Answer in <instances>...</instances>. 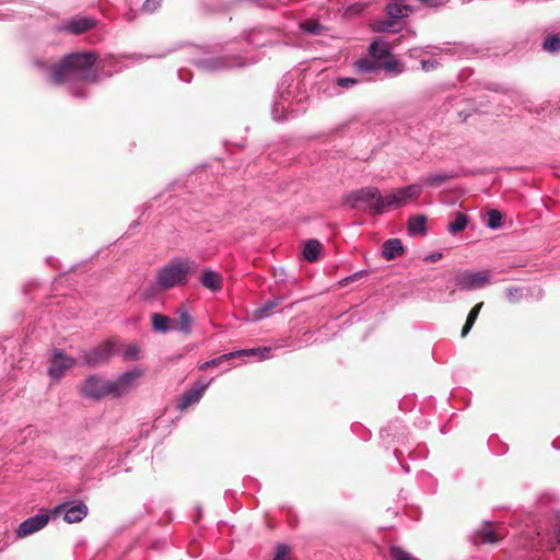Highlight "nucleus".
<instances>
[{"instance_id": "f257e3e1", "label": "nucleus", "mask_w": 560, "mask_h": 560, "mask_svg": "<svg viewBox=\"0 0 560 560\" xmlns=\"http://www.w3.org/2000/svg\"><path fill=\"white\" fill-rule=\"evenodd\" d=\"M96 59L97 56L94 52H73L67 55L59 63L51 68V82L55 84L95 82L97 74L93 67ZM69 90L75 97L85 96L81 89H75L73 85H70Z\"/></svg>"}, {"instance_id": "f03ea898", "label": "nucleus", "mask_w": 560, "mask_h": 560, "mask_svg": "<svg viewBox=\"0 0 560 560\" xmlns=\"http://www.w3.org/2000/svg\"><path fill=\"white\" fill-rule=\"evenodd\" d=\"M198 264L190 258H174L160 267L154 285L160 291L171 290L187 284L189 276L197 271Z\"/></svg>"}, {"instance_id": "7ed1b4c3", "label": "nucleus", "mask_w": 560, "mask_h": 560, "mask_svg": "<svg viewBox=\"0 0 560 560\" xmlns=\"http://www.w3.org/2000/svg\"><path fill=\"white\" fill-rule=\"evenodd\" d=\"M345 205L352 209H360L371 213L380 214L386 210L385 197L376 187H363L353 190L343 198Z\"/></svg>"}, {"instance_id": "20e7f679", "label": "nucleus", "mask_w": 560, "mask_h": 560, "mask_svg": "<svg viewBox=\"0 0 560 560\" xmlns=\"http://www.w3.org/2000/svg\"><path fill=\"white\" fill-rule=\"evenodd\" d=\"M256 59L248 60L240 55L224 54L223 56H207L198 59L195 65L201 72H218L222 70L242 68L249 63H255Z\"/></svg>"}, {"instance_id": "39448f33", "label": "nucleus", "mask_w": 560, "mask_h": 560, "mask_svg": "<svg viewBox=\"0 0 560 560\" xmlns=\"http://www.w3.org/2000/svg\"><path fill=\"white\" fill-rule=\"evenodd\" d=\"M490 280V272L488 270L470 271L464 270L456 273L450 279L446 289L450 290V295L455 294L458 288L463 291H474L483 288Z\"/></svg>"}, {"instance_id": "423d86ee", "label": "nucleus", "mask_w": 560, "mask_h": 560, "mask_svg": "<svg viewBox=\"0 0 560 560\" xmlns=\"http://www.w3.org/2000/svg\"><path fill=\"white\" fill-rule=\"evenodd\" d=\"M293 97L294 90H292V84L283 80L279 88V94L271 108L273 120L282 121L287 119L289 115L298 113L301 109L299 103L293 102Z\"/></svg>"}, {"instance_id": "0eeeda50", "label": "nucleus", "mask_w": 560, "mask_h": 560, "mask_svg": "<svg viewBox=\"0 0 560 560\" xmlns=\"http://www.w3.org/2000/svg\"><path fill=\"white\" fill-rule=\"evenodd\" d=\"M536 529H527L520 537L518 545L524 549L546 548L555 549L560 544V516L557 517L552 534L542 535Z\"/></svg>"}, {"instance_id": "6e6552de", "label": "nucleus", "mask_w": 560, "mask_h": 560, "mask_svg": "<svg viewBox=\"0 0 560 560\" xmlns=\"http://www.w3.org/2000/svg\"><path fill=\"white\" fill-rule=\"evenodd\" d=\"M412 8L406 3L389 2L385 8L386 18L377 23V31L393 32L399 31L397 24L404 18L412 13Z\"/></svg>"}, {"instance_id": "1a4fd4ad", "label": "nucleus", "mask_w": 560, "mask_h": 560, "mask_svg": "<svg viewBox=\"0 0 560 560\" xmlns=\"http://www.w3.org/2000/svg\"><path fill=\"white\" fill-rule=\"evenodd\" d=\"M505 535L504 528L498 524L486 522L470 536L474 545L494 544Z\"/></svg>"}, {"instance_id": "9d476101", "label": "nucleus", "mask_w": 560, "mask_h": 560, "mask_svg": "<svg viewBox=\"0 0 560 560\" xmlns=\"http://www.w3.org/2000/svg\"><path fill=\"white\" fill-rule=\"evenodd\" d=\"M422 192V185L412 184L401 187L385 197L386 209L389 207L400 208L409 200L417 199Z\"/></svg>"}, {"instance_id": "9b49d317", "label": "nucleus", "mask_w": 560, "mask_h": 560, "mask_svg": "<svg viewBox=\"0 0 560 560\" xmlns=\"http://www.w3.org/2000/svg\"><path fill=\"white\" fill-rule=\"evenodd\" d=\"M115 353V345L105 341L96 348L83 352V362L90 368L106 363Z\"/></svg>"}, {"instance_id": "f8f14e48", "label": "nucleus", "mask_w": 560, "mask_h": 560, "mask_svg": "<svg viewBox=\"0 0 560 560\" xmlns=\"http://www.w3.org/2000/svg\"><path fill=\"white\" fill-rule=\"evenodd\" d=\"M211 381L212 380H200L191 388L184 392L183 395L177 399L176 409L184 411L190 406L198 404L202 398L206 389L211 384Z\"/></svg>"}, {"instance_id": "ddd939ff", "label": "nucleus", "mask_w": 560, "mask_h": 560, "mask_svg": "<svg viewBox=\"0 0 560 560\" xmlns=\"http://www.w3.org/2000/svg\"><path fill=\"white\" fill-rule=\"evenodd\" d=\"M142 374L143 372L141 370L135 369L122 373L116 381H109L110 395L120 397L127 394Z\"/></svg>"}, {"instance_id": "4468645a", "label": "nucleus", "mask_w": 560, "mask_h": 560, "mask_svg": "<svg viewBox=\"0 0 560 560\" xmlns=\"http://www.w3.org/2000/svg\"><path fill=\"white\" fill-rule=\"evenodd\" d=\"M81 393L86 398L101 399L106 395H110L109 381L92 375L82 383Z\"/></svg>"}, {"instance_id": "2eb2a0df", "label": "nucleus", "mask_w": 560, "mask_h": 560, "mask_svg": "<svg viewBox=\"0 0 560 560\" xmlns=\"http://www.w3.org/2000/svg\"><path fill=\"white\" fill-rule=\"evenodd\" d=\"M77 364L73 357L66 355L62 350L56 349L50 359V366L48 374L51 378L59 380L66 371L70 370Z\"/></svg>"}, {"instance_id": "dca6fc26", "label": "nucleus", "mask_w": 560, "mask_h": 560, "mask_svg": "<svg viewBox=\"0 0 560 560\" xmlns=\"http://www.w3.org/2000/svg\"><path fill=\"white\" fill-rule=\"evenodd\" d=\"M88 506L82 502L74 504L62 503L54 511L57 515L63 513V520L69 524L81 522L88 515Z\"/></svg>"}, {"instance_id": "f3484780", "label": "nucleus", "mask_w": 560, "mask_h": 560, "mask_svg": "<svg viewBox=\"0 0 560 560\" xmlns=\"http://www.w3.org/2000/svg\"><path fill=\"white\" fill-rule=\"evenodd\" d=\"M96 21L90 16H74L65 21L59 27L60 31L68 32L74 35H79L93 28Z\"/></svg>"}, {"instance_id": "a211bd4d", "label": "nucleus", "mask_w": 560, "mask_h": 560, "mask_svg": "<svg viewBox=\"0 0 560 560\" xmlns=\"http://www.w3.org/2000/svg\"><path fill=\"white\" fill-rule=\"evenodd\" d=\"M49 521L48 514H36L32 517L26 518L23 521L18 529L16 534L19 537H26L28 535H32L42 528H44Z\"/></svg>"}, {"instance_id": "6ab92c4d", "label": "nucleus", "mask_w": 560, "mask_h": 560, "mask_svg": "<svg viewBox=\"0 0 560 560\" xmlns=\"http://www.w3.org/2000/svg\"><path fill=\"white\" fill-rule=\"evenodd\" d=\"M404 246L399 238H389L382 246V256L386 260H393L402 255Z\"/></svg>"}, {"instance_id": "aec40b11", "label": "nucleus", "mask_w": 560, "mask_h": 560, "mask_svg": "<svg viewBox=\"0 0 560 560\" xmlns=\"http://www.w3.org/2000/svg\"><path fill=\"white\" fill-rule=\"evenodd\" d=\"M199 281L205 288L211 291H219L222 288V277L219 272L211 269H205Z\"/></svg>"}, {"instance_id": "412c9836", "label": "nucleus", "mask_w": 560, "mask_h": 560, "mask_svg": "<svg viewBox=\"0 0 560 560\" xmlns=\"http://www.w3.org/2000/svg\"><path fill=\"white\" fill-rule=\"evenodd\" d=\"M354 69L359 73H374L378 74L382 70V65L380 60H374L372 58L365 57L361 58L353 63Z\"/></svg>"}, {"instance_id": "4be33fe9", "label": "nucleus", "mask_w": 560, "mask_h": 560, "mask_svg": "<svg viewBox=\"0 0 560 560\" xmlns=\"http://www.w3.org/2000/svg\"><path fill=\"white\" fill-rule=\"evenodd\" d=\"M272 348L271 347H258V348H250V349H242L232 351L233 359L235 358H242L246 355H254L257 357L258 361L266 360L270 358Z\"/></svg>"}, {"instance_id": "5701e85b", "label": "nucleus", "mask_w": 560, "mask_h": 560, "mask_svg": "<svg viewBox=\"0 0 560 560\" xmlns=\"http://www.w3.org/2000/svg\"><path fill=\"white\" fill-rule=\"evenodd\" d=\"M178 319L176 326H174L175 330H178L185 335H189L192 330L194 319L189 314L187 308H179L177 311Z\"/></svg>"}, {"instance_id": "b1692460", "label": "nucleus", "mask_w": 560, "mask_h": 560, "mask_svg": "<svg viewBox=\"0 0 560 560\" xmlns=\"http://www.w3.org/2000/svg\"><path fill=\"white\" fill-rule=\"evenodd\" d=\"M152 329L156 332L166 334L174 329L172 326V319L163 314L153 313L151 315Z\"/></svg>"}, {"instance_id": "393cba45", "label": "nucleus", "mask_w": 560, "mask_h": 560, "mask_svg": "<svg viewBox=\"0 0 560 560\" xmlns=\"http://www.w3.org/2000/svg\"><path fill=\"white\" fill-rule=\"evenodd\" d=\"M408 232L410 235H424L427 232V218L422 214L409 218Z\"/></svg>"}, {"instance_id": "a878e982", "label": "nucleus", "mask_w": 560, "mask_h": 560, "mask_svg": "<svg viewBox=\"0 0 560 560\" xmlns=\"http://www.w3.org/2000/svg\"><path fill=\"white\" fill-rule=\"evenodd\" d=\"M369 54L372 59L382 62L389 55V50L385 42L375 40L370 45Z\"/></svg>"}, {"instance_id": "bb28decb", "label": "nucleus", "mask_w": 560, "mask_h": 560, "mask_svg": "<svg viewBox=\"0 0 560 560\" xmlns=\"http://www.w3.org/2000/svg\"><path fill=\"white\" fill-rule=\"evenodd\" d=\"M322 248L323 246L319 241L315 238L308 240L304 246L303 256L307 261L313 262L317 260Z\"/></svg>"}, {"instance_id": "cd10ccee", "label": "nucleus", "mask_w": 560, "mask_h": 560, "mask_svg": "<svg viewBox=\"0 0 560 560\" xmlns=\"http://www.w3.org/2000/svg\"><path fill=\"white\" fill-rule=\"evenodd\" d=\"M455 175L452 173H445V172H438L433 174H429L423 179V185L429 187H439L443 185L445 182H447L451 178H454Z\"/></svg>"}, {"instance_id": "c85d7f7f", "label": "nucleus", "mask_w": 560, "mask_h": 560, "mask_svg": "<svg viewBox=\"0 0 560 560\" xmlns=\"http://www.w3.org/2000/svg\"><path fill=\"white\" fill-rule=\"evenodd\" d=\"M266 35L262 30H253L247 36V44L253 47H265L271 43V39L266 38Z\"/></svg>"}, {"instance_id": "c756f323", "label": "nucleus", "mask_w": 560, "mask_h": 560, "mask_svg": "<svg viewBox=\"0 0 560 560\" xmlns=\"http://www.w3.org/2000/svg\"><path fill=\"white\" fill-rule=\"evenodd\" d=\"M468 224V215L463 212H456L453 221L448 223L447 230L452 234H456L466 229Z\"/></svg>"}, {"instance_id": "7c9ffc66", "label": "nucleus", "mask_w": 560, "mask_h": 560, "mask_svg": "<svg viewBox=\"0 0 560 560\" xmlns=\"http://www.w3.org/2000/svg\"><path fill=\"white\" fill-rule=\"evenodd\" d=\"M483 303H478L477 305H475L472 307V310L469 312L468 316H467V319H466V323L462 329V337H465L468 335V332L470 331L471 327L474 326L478 315H479V312L482 307Z\"/></svg>"}, {"instance_id": "2f4dec72", "label": "nucleus", "mask_w": 560, "mask_h": 560, "mask_svg": "<svg viewBox=\"0 0 560 560\" xmlns=\"http://www.w3.org/2000/svg\"><path fill=\"white\" fill-rule=\"evenodd\" d=\"M281 303V299L280 298H276L271 301H267L261 307H259L258 310H256L255 312V316L256 318L258 319H262L267 316H269L270 312L279 306Z\"/></svg>"}, {"instance_id": "473e14b6", "label": "nucleus", "mask_w": 560, "mask_h": 560, "mask_svg": "<svg viewBox=\"0 0 560 560\" xmlns=\"http://www.w3.org/2000/svg\"><path fill=\"white\" fill-rule=\"evenodd\" d=\"M544 50L556 54L560 51V36L559 35H549L545 38L542 43Z\"/></svg>"}, {"instance_id": "72a5a7b5", "label": "nucleus", "mask_w": 560, "mask_h": 560, "mask_svg": "<svg viewBox=\"0 0 560 560\" xmlns=\"http://www.w3.org/2000/svg\"><path fill=\"white\" fill-rule=\"evenodd\" d=\"M487 225L492 230H497L502 225V214L497 209H491L487 212Z\"/></svg>"}, {"instance_id": "f704fd0d", "label": "nucleus", "mask_w": 560, "mask_h": 560, "mask_svg": "<svg viewBox=\"0 0 560 560\" xmlns=\"http://www.w3.org/2000/svg\"><path fill=\"white\" fill-rule=\"evenodd\" d=\"M232 359H233V354L231 352H228L220 357H217L214 359H211L209 361L201 363L199 365V370H207L210 368H214V366H218V365L222 364L223 362L232 360Z\"/></svg>"}, {"instance_id": "c9c22d12", "label": "nucleus", "mask_w": 560, "mask_h": 560, "mask_svg": "<svg viewBox=\"0 0 560 560\" xmlns=\"http://www.w3.org/2000/svg\"><path fill=\"white\" fill-rule=\"evenodd\" d=\"M301 28L308 34L319 35L324 27L315 20H306L301 23Z\"/></svg>"}, {"instance_id": "e433bc0d", "label": "nucleus", "mask_w": 560, "mask_h": 560, "mask_svg": "<svg viewBox=\"0 0 560 560\" xmlns=\"http://www.w3.org/2000/svg\"><path fill=\"white\" fill-rule=\"evenodd\" d=\"M509 302L516 303L523 298V289L520 287H511L505 290Z\"/></svg>"}, {"instance_id": "4c0bfd02", "label": "nucleus", "mask_w": 560, "mask_h": 560, "mask_svg": "<svg viewBox=\"0 0 560 560\" xmlns=\"http://www.w3.org/2000/svg\"><path fill=\"white\" fill-rule=\"evenodd\" d=\"M273 560H292L287 545H278Z\"/></svg>"}, {"instance_id": "58836bf2", "label": "nucleus", "mask_w": 560, "mask_h": 560, "mask_svg": "<svg viewBox=\"0 0 560 560\" xmlns=\"http://www.w3.org/2000/svg\"><path fill=\"white\" fill-rule=\"evenodd\" d=\"M162 0H145L142 10L152 13L161 7Z\"/></svg>"}, {"instance_id": "ea45409f", "label": "nucleus", "mask_w": 560, "mask_h": 560, "mask_svg": "<svg viewBox=\"0 0 560 560\" xmlns=\"http://www.w3.org/2000/svg\"><path fill=\"white\" fill-rule=\"evenodd\" d=\"M139 352H140V349L132 345V346H129L125 351H124V359L125 360H137L139 358Z\"/></svg>"}, {"instance_id": "a19ab883", "label": "nucleus", "mask_w": 560, "mask_h": 560, "mask_svg": "<svg viewBox=\"0 0 560 560\" xmlns=\"http://www.w3.org/2000/svg\"><path fill=\"white\" fill-rule=\"evenodd\" d=\"M420 3L428 8L440 9L446 5L450 0H418Z\"/></svg>"}, {"instance_id": "79ce46f5", "label": "nucleus", "mask_w": 560, "mask_h": 560, "mask_svg": "<svg viewBox=\"0 0 560 560\" xmlns=\"http://www.w3.org/2000/svg\"><path fill=\"white\" fill-rule=\"evenodd\" d=\"M358 83V80L354 78H338L337 85L342 89H350Z\"/></svg>"}, {"instance_id": "37998d69", "label": "nucleus", "mask_w": 560, "mask_h": 560, "mask_svg": "<svg viewBox=\"0 0 560 560\" xmlns=\"http://www.w3.org/2000/svg\"><path fill=\"white\" fill-rule=\"evenodd\" d=\"M438 66H439V62L436 60H422L421 61V68L425 72L436 69Z\"/></svg>"}, {"instance_id": "c03bdc74", "label": "nucleus", "mask_w": 560, "mask_h": 560, "mask_svg": "<svg viewBox=\"0 0 560 560\" xmlns=\"http://www.w3.org/2000/svg\"><path fill=\"white\" fill-rule=\"evenodd\" d=\"M381 65L382 69H384L387 72H392L397 69L398 62L396 60H383Z\"/></svg>"}, {"instance_id": "a18cd8bd", "label": "nucleus", "mask_w": 560, "mask_h": 560, "mask_svg": "<svg viewBox=\"0 0 560 560\" xmlns=\"http://www.w3.org/2000/svg\"><path fill=\"white\" fill-rule=\"evenodd\" d=\"M442 257V253H434L425 257V260L435 262L440 260Z\"/></svg>"}, {"instance_id": "49530a36", "label": "nucleus", "mask_w": 560, "mask_h": 560, "mask_svg": "<svg viewBox=\"0 0 560 560\" xmlns=\"http://www.w3.org/2000/svg\"><path fill=\"white\" fill-rule=\"evenodd\" d=\"M362 275H364V276H365V275H368V271H366V270L359 271V272H357V273H353V275H352V276H350V277L345 278L342 281H343V282H348V281H350V280H353V279H354V278H357L358 276H362Z\"/></svg>"}, {"instance_id": "de8ad7c7", "label": "nucleus", "mask_w": 560, "mask_h": 560, "mask_svg": "<svg viewBox=\"0 0 560 560\" xmlns=\"http://www.w3.org/2000/svg\"><path fill=\"white\" fill-rule=\"evenodd\" d=\"M178 75H179V78H180L183 81L189 82V80H190V79H186V78H184V70H179V71H178Z\"/></svg>"}, {"instance_id": "09e8293b", "label": "nucleus", "mask_w": 560, "mask_h": 560, "mask_svg": "<svg viewBox=\"0 0 560 560\" xmlns=\"http://www.w3.org/2000/svg\"><path fill=\"white\" fill-rule=\"evenodd\" d=\"M407 0H392V2L406 3Z\"/></svg>"}, {"instance_id": "8fccbe9b", "label": "nucleus", "mask_w": 560, "mask_h": 560, "mask_svg": "<svg viewBox=\"0 0 560 560\" xmlns=\"http://www.w3.org/2000/svg\"><path fill=\"white\" fill-rule=\"evenodd\" d=\"M127 19H128V21H132L133 15H131V14L129 15V14H128V15H127Z\"/></svg>"}, {"instance_id": "3c124183", "label": "nucleus", "mask_w": 560, "mask_h": 560, "mask_svg": "<svg viewBox=\"0 0 560 560\" xmlns=\"http://www.w3.org/2000/svg\"><path fill=\"white\" fill-rule=\"evenodd\" d=\"M552 445H553L556 448H560V446H558V445H557V442H556V441H553V442H552Z\"/></svg>"}]
</instances>
